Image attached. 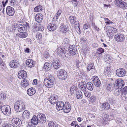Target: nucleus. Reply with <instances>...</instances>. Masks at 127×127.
Wrapping results in <instances>:
<instances>
[{
    "label": "nucleus",
    "instance_id": "obj_30",
    "mask_svg": "<svg viewBox=\"0 0 127 127\" xmlns=\"http://www.w3.org/2000/svg\"><path fill=\"white\" fill-rule=\"evenodd\" d=\"M21 84L22 87H26L29 85V81L25 79H23L21 82Z\"/></svg>",
    "mask_w": 127,
    "mask_h": 127
},
{
    "label": "nucleus",
    "instance_id": "obj_23",
    "mask_svg": "<svg viewBox=\"0 0 127 127\" xmlns=\"http://www.w3.org/2000/svg\"><path fill=\"white\" fill-rule=\"evenodd\" d=\"M26 63L27 66L30 68L33 67L34 65V62L32 59L27 60Z\"/></svg>",
    "mask_w": 127,
    "mask_h": 127
},
{
    "label": "nucleus",
    "instance_id": "obj_1",
    "mask_svg": "<svg viewBox=\"0 0 127 127\" xmlns=\"http://www.w3.org/2000/svg\"><path fill=\"white\" fill-rule=\"evenodd\" d=\"M14 107L15 110L17 112L22 111L25 109L24 103L21 100L17 101L15 103Z\"/></svg>",
    "mask_w": 127,
    "mask_h": 127
},
{
    "label": "nucleus",
    "instance_id": "obj_56",
    "mask_svg": "<svg viewBox=\"0 0 127 127\" xmlns=\"http://www.w3.org/2000/svg\"><path fill=\"white\" fill-rule=\"evenodd\" d=\"M80 43L81 44H84L86 42V41L85 39L83 38H82L80 39Z\"/></svg>",
    "mask_w": 127,
    "mask_h": 127
},
{
    "label": "nucleus",
    "instance_id": "obj_37",
    "mask_svg": "<svg viewBox=\"0 0 127 127\" xmlns=\"http://www.w3.org/2000/svg\"><path fill=\"white\" fill-rule=\"evenodd\" d=\"M114 88L113 85L112 84H108L107 85L106 89L108 91H111Z\"/></svg>",
    "mask_w": 127,
    "mask_h": 127
},
{
    "label": "nucleus",
    "instance_id": "obj_62",
    "mask_svg": "<svg viewBox=\"0 0 127 127\" xmlns=\"http://www.w3.org/2000/svg\"><path fill=\"white\" fill-rule=\"evenodd\" d=\"M44 29V28L42 26L40 27L39 25V27H38L37 29V30H38L39 31H42Z\"/></svg>",
    "mask_w": 127,
    "mask_h": 127
},
{
    "label": "nucleus",
    "instance_id": "obj_17",
    "mask_svg": "<svg viewBox=\"0 0 127 127\" xmlns=\"http://www.w3.org/2000/svg\"><path fill=\"white\" fill-rule=\"evenodd\" d=\"M7 14L9 16H12L14 15L15 13L14 8L10 6H8L6 8Z\"/></svg>",
    "mask_w": 127,
    "mask_h": 127
},
{
    "label": "nucleus",
    "instance_id": "obj_14",
    "mask_svg": "<svg viewBox=\"0 0 127 127\" xmlns=\"http://www.w3.org/2000/svg\"><path fill=\"white\" fill-rule=\"evenodd\" d=\"M116 73L118 76L123 77L126 74V71L123 68H120L117 70Z\"/></svg>",
    "mask_w": 127,
    "mask_h": 127
},
{
    "label": "nucleus",
    "instance_id": "obj_33",
    "mask_svg": "<svg viewBox=\"0 0 127 127\" xmlns=\"http://www.w3.org/2000/svg\"><path fill=\"white\" fill-rule=\"evenodd\" d=\"M30 112L27 110H25L23 113L22 117H25L27 119L29 118L30 117Z\"/></svg>",
    "mask_w": 127,
    "mask_h": 127
},
{
    "label": "nucleus",
    "instance_id": "obj_32",
    "mask_svg": "<svg viewBox=\"0 0 127 127\" xmlns=\"http://www.w3.org/2000/svg\"><path fill=\"white\" fill-rule=\"evenodd\" d=\"M16 35H18L19 37L20 38H25L26 37L28 36V33L26 32H20L19 34L18 33L16 34Z\"/></svg>",
    "mask_w": 127,
    "mask_h": 127
},
{
    "label": "nucleus",
    "instance_id": "obj_48",
    "mask_svg": "<svg viewBox=\"0 0 127 127\" xmlns=\"http://www.w3.org/2000/svg\"><path fill=\"white\" fill-rule=\"evenodd\" d=\"M10 4L12 6H16L17 4L16 0H11Z\"/></svg>",
    "mask_w": 127,
    "mask_h": 127
},
{
    "label": "nucleus",
    "instance_id": "obj_18",
    "mask_svg": "<svg viewBox=\"0 0 127 127\" xmlns=\"http://www.w3.org/2000/svg\"><path fill=\"white\" fill-rule=\"evenodd\" d=\"M53 66L55 69H58L61 66L60 61L57 59L54 60L53 62Z\"/></svg>",
    "mask_w": 127,
    "mask_h": 127
},
{
    "label": "nucleus",
    "instance_id": "obj_16",
    "mask_svg": "<svg viewBox=\"0 0 127 127\" xmlns=\"http://www.w3.org/2000/svg\"><path fill=\"white\" fill-rule=\"evenodd\" d=\"M58 100V96L56 95H52L49 98V102L52 104H55Z\"/></svg>",
    "mask_w": 127,
    "mask_h": 127
},
{
    "label": "nucleus",
    "instance_id": "obj_60",
    "mask_svg": "<svg viewBox=\"0 0 127 127\" xmlns=\"http://www.w3.org/2000/svg\"><path fill=\"white\" fill-rule=\"evenodd\" d=\"M122 93H127V86L125 87L123 89V91Z\"/></svg>",
    "mask_w": 127,
    "mask_h": 127
},
{
    "label": "nucleus",
    "instance_id": "obj_54",
    "mask_svg": "<svg viewBox=\"0 0 127 127\" xmlns=\"http://www.w3.org/2000/svg\"><path fill=\"white\" fill-rule=\"evenodd\" d=\"M6 95L3 93H1L0 95V98L1 100H2L6 98Z\"/></svg>",
    "mask_w": 127,
    "mask_h": 127
},
{
    "label": "nucleus",
    "instance_id": "obj_8",
    "mask_svg": "<svg viewBox=\"0 0 127 127\" xmlns=\"http://www.w3.org/2000/svg\"><path fill=\"white\" fill-rule=\"evenodd\" d=\"M125 85V82L122 79H118L116 80L115 82L114 86L117 88H122Z\"/></svg>",
    "mask_w": 127,
    "mask_h": 127
},
{
    "label": "nucleus",
    "instance_id": "obj_31",
    "mask_svg": "<svg viewBox=\"0 0 127 127\" xmlns=\"http://www.w3.org/2000/svg\"><path fill=\"white\" fill-rule=\"evenodd\" d=\"M48 125L49 127H57L58 125L54 121H49Z\"/></svg>",
    "mask_w": 127,
    "mask_h": 127
},
{
    "label": "nucleus",
    "instance_id": "obj_4",
    "mask_svg": "<svg viewBox=\"0 0 127 127\" xmlns=\"http://www.w3.org/2000/svg\"><path fill=\"white\" fill-rule=\"evenodd\" d=\"M57 74L58 78L62 80H65L67 76L66 71L62 69L59 70L57 72Z\"/></svg>",
    "mask_w": 127,
    "mask_h": 127
},
{
    "label": "nucleus",
    "instance_id": "obj_52",
    "mask_svg": "<svg viewBox=\"0 0 127 127\" xmlns=\"http://www.w3.org/2000/svg\"><path fill=\"white\" fill-rule=\"evenodd\" d=\"M69 41L67 38H65L63 40V42L62 43L63 44H69Z\"/></svg>",
    "mask_w": 127,
    "mask_h": 127
},
{
    "label": "nucleus",
    "instance_id": "obj_35",
    "mask_svg": "<svg viewBox=\"0 0 127 127\" xmlns=\"http://www.w3.org/2000/svg\"><path fill=\"white\" fill-rule=\"evenodd\" d=\"M75 25V28L76 29V28L77 27L78 28H77V30H78L79 32H77L79 34L81 33L80 32V30L79 28V22L78 21H76L74 22V23Z\"/></svg>",
    "mask_w": 127,
    "mask_h": 127
},
{
    "label": "nucleus",
    "instance_id": "obj_53",
    "mask_svg": "<svg viewBox=\"0 0 127 127\" xmlns=\"http://www.w3.org/2000/svg\"><path fill=\"white\" fill-rule=\"evenodd\" d=\"M61 13V10H58L56 14V16L55 17V18L57 19H58V16L60 15Z\"/></svg>",
    "mask_w": 127,
    "mask_h": 127
},
{
    "label": "nucleus",
    "instance_id": "obj_59",
    "mask_svg": "<svg viewBox=\"0 0 127 127\" xmlns=\"http://www.w3.org/2000/svg\"><path fill=\"white\" fill-rule=\"evenodd\" d=\"M8 0H3L2 2L3 5V7H4L6 4L8 2Z\"/></svg>",
    "mask_w": 127,
    "mask_h": 127
},
{
    "label": "nucleus",
    "instance_id": "obj_5",
    "mask_svg": "<svg viewBox=\"0 0 127 127\" xmlns=\"http://www.w3.org/2000/svg\"><path fill=\"white\" fill-rule=\"evenodd\" d=\"M1 111L4 114L7 116L9 115L11 113L10 108L7 105H3L1 107Z\"/></svg>",
    "mask_w": 127,
    "mask_h": 127
},
{
    "label": "nucleus",
    "instance_id": "obj_43",
    "mask_svg": "<svg viewBox=\"0 0 127 127\" xmlns=\"http://www.w3.org/2000/svg\"><path fill=\"white\" fill-rule=\"evenodd\" d=\"M93 65L94 64H93L91 63L89 64L87 66V71H89L90 70L94 69V66Z\"/></svg>",
    "mask_w": 127,
    "mask_h": 127
},
{
    "label": "nucleus",
    "instance_id": "obj_64",
    "mask_svg": "<svg viewBox=\"0 0 127 127\" xmlns=\"http://www.w3.org/2000/svg\"><path fill=\"white\" fill-rule=\"evenodd\" d=\"M111 29L114 32V33H115L117 31V29L116 28L113 27H111Z\"/></svg>",
    "mask_w": 127,
    "mask_h": 127
},
{
    "label": "nucleus",
    "instance_id": "obj_36",
    "mask_svg": "<svg viewBox=\"0 0 127 127\" xmlns=\"http://www.w3.org/2000/svg\"><path fill=\"white\" fill-rule=\"evenodd\" d=\"M119 7L124 10L127 9V3L123 1V2L120 4Z\"/></svg>",
    "mask_w": 127,
    "mask_h": 127
},
{
    "label": "nucleus",
    "instance_id": "obj_47",
    "mask_svg": "<svg viewBox=\"0 0 127 127\" xmlns=\"http://www.w3.org/2000/svg\"><path fill=\"white\" fill-rule=\"evenodd\" d=\"M111 31L109 30L106 31L107 35L109 38L112 37L113 35V33L111 32Z\"/></svg>",
    "mask_w": 127,
    "mask_h": 127
},
{
    "label": "nucleus",
    "instance_id": "obj_41",
    "mask_svg": "<svg viewBox=\"0 0 127 127\" xmlns=\"http://www.w3.org/2000/svg\"><path fill=\"white\" fill-rule=\"evenodd\" d=\"M42 6L41 5H39L35 7L34 9V12H38L41 11L42 10Z\"/></svg>",
    "mask_w": 127,
    "mask_h": 127
},
{
    "label": "nucleus",
    "instance_id": "obj_15",
    "mask_svg": "<svg viewBox=\"0 0 127 127\" xmlns=\"http://www.w3.org/2000/svg\"><path fill=\"white\" fill-rule=\"evenodd\" d=\"M9 66L10 67L15 68L18 67L19 64L17 60H13L11 61L9 63Z\"/></svg>",
    "mask_w": 127,
    "mask_h": 127
},
{
    "label": "nucleus",
    "instance_id": "obj_12",
    "mask_svg": "<svg viewBox=\"0 0 127 127\" xmlns=\"http://www.w3.org/2000/svg\"><path fill=\"white\" fill-rule=\"evenodd\" d=\"M64 111L65 113L69 112L71 110V106L69 102L66 101L64 103L63 108Z\"/></svg>",
    "mask_w": 127,
    "mask_h": 127
},
{
    "label": "nucleus",
    "instance_id": "obj_29",
    "mask_svg": "<svg viewBox=\"0 0 127 127\" xmlns=\"http://www.w3.org/2000/svg\"><path fill=\"white\" fill-rule=\"evenodd\" d=\"M100 106L105 110L109 109L110 107V105L107 102H105L101 104Z\"/></svg>",
    "mask_w": 127,
    "mask_h": 127
},
{
    "label": "nucleus",
    "instance_id": "obj_9",
    "mask_svg": "<svg viewBox=\"0 0 127 127\" xmlns=\"http://www.w3.org/2000/svg\"><path fill=\"white\" fill-rule=\"evenodd\" d=\"M12 124L16 127H19L22 125V122L21 120L18 118H15L11 120Z\"/></svg>",
    "mask_w": 127,
    "mask_h": 127
},
{
    "label": "nucleus",
    "instance_id": "obj_2",
    "mask_svg": "<svg viewBox=\"0 0 127 127\" xmlns=\"http://www.w3.org/2000/svg\"><path fill=\"white\" fill-rule=\"evenodd\" d=\"M55 79L53 76H50L49 78H46L45 79L44 84L45 86L48 88L52 87L54 84Z\"/></svg>",
    "mask_w": 127,
    "mask_h": 127
},
{
    "label": "nucleus",
    "instance_id": "obj_6",
    "mask_svg": "<svg viewBox=\"0 0 127 127\" xmlns=\"http://www.w3.org/2000/svg\"><path fill=\"white\" fill-rule=\"evenodd\" d=\"M56 53L60 56L64 57L65 56L66 51L64 48L59 47L56 50Z\"/></svg>",
    "mask_w": 127,
    "mask_h": 127
},
{
    "label": "nucleus",
    "instance_id": "obj_20",
    "mask_svg": "<svg viewBox=\"0 0 127 127\" xmlns=\"http://www.w3.org/2000/svg\"><path fill=\"white\" fill-rule=\"evenodd\" d=\"M56 107L58 110H61L63 109L64 103L62 101H59L57 102Z\"/></svg>",
    "mask_w": 127,
    "mask_h": 127
},
{
    "label": "nucleus",
    "instance_id": "obj_40",
    "mask_svg": "<svg viewBox=\"0 0 127 127\" xmlns=\"http://www.w3.org/2000/svg\"><path fill=\"white\" fill-rule=\"evenodd\" d=\"M120 88H117L116 87L115 89L114 94L116 95H118L121 93V90L119 89Z\"/></svg>",
    "mask_w": 127,
    "mask_h": 127
},
{
    "label": "nucleus",
    "instance_id": "obj_27",
    "mask_svg": "<svg viewBox=\"0 0 127 127\" xmlns=\"http://www.w3.org/2000/svg\"><path fill=\"white\" fill-rule=\"evenodd\" d=\"M60 31L64 33L67 32L68 30V29L67 26L63 24H61L60 27Z\"/></svg>",
    "mask_w": 127,
    "mask_h": 127
},
{
    "label": "nucleus",
    "instance_id": "obj_57",
    "mask_svg": "<svg viewBox=\"0 0 127 127\" xmlns=\"http://www.w3.org/2000/svg\"><path fill=\"white\" fill-rule=\"evenodd\" d=\"M13 31L14 33H15V32L17 31V29L18 28V25L16 26L15 25L13 26Z\"/></svg>",
    "mask_w": 127,
    "mask_h": 127
},
{
    "label": "nucleus",
    "instance_id": "obj_38",
    "mask_svg": "<svg viewBox=\"0 0 127 127\" xmlns=\"http://www.w3.org/2000/svg\"><path fill=\"white\" fill-rule=\"evenodd\" d=\"M69 19L70 23L73 24L74 23V22L76 20V18L75 17L73 16H71L69 17Z\"/></svg>",
    "mask_w": 127,
    "mask_h": 127
},
{
    "label": "nucleus",
    "instance_id": "obj_46",
    "mask_svg": "<svg viewBox=\"0 0 127 127\" xmlns=\"http://www.w3.org/2000/svg\"><path fill=\"white\" fill-rule=\"evenodd\" d=\"M122 99L123 100L127 101V93H122Z\"/></svg>",
    "mask_w": 127,
    "mask_h": 127
},
{
    "label": "nucleus",
    "instance_id": "obj_19",
    "mask_svg": "<svg viewBox=\"0 0 127 127\" xmlns=\"http://www.w3.org/2000/svg\"><path fill=\"white\" fill-rule=\"evenodd\" d=\"M18 76L20 79H25L27 76V73L24 70H21L18 72Z\"/></svg>",
    "mask_w": 127,
    "mask_h": 127
},
{
    "label": "nucleus",
    "instance_id": "obj_63",
    "mask_svg": "<svg viewBox=\"0 0 127 127\" xmlns=\"http://www.w3.org/2000/svg\"><path fill=\"white\" fill-rule=\"evenodd\" d=\"M89 28L88 26V25L86 24H85L83 26V28L84 29H88Z\"/></svg>",
    "mask_w": 127,
    "mask_h": 127
},
{
    "label": "nucleus",
    "instance_id": "obj_7",
    "mask_svg": "<svg viewBox=\"0 0 127 127\" xmlns=\"http://www.w3.org/2000/svg\"><path fill=\"white\" fill-rule=\"evenodd\" d=\"M114 38L116 41L119 42H123L125 39L124 35L120 33L116 34L114 35Z\"/></svg>",
    "mask_w": 127,
    "mask_h": 127
},
{
    "label": "nucleus",
    "instance_id": "obj_3",
    "mask_svg": "<svg viewBox=\"0 0 127 127\" xmlns=\"http://www.w3.org/2000/svg\"><path fill=\"white\" fill-rule=\"evenodd\" d=\"M30 28L29 24L27 22L25 23L24 24L18 25L17 31L20 32H26L27 30Z\"/></svg>",
    "mask_w": 127,
    "mask_h": 127
},
{
    "label": "nucleus",
    "instance_id": "obj_44",
    "mask_svg": "<svg viewBox=\"0 0 127 127\" xmlns=\"http://www.w3.org/2000/svg\"><path fill=\"white\" fill-rule=\"evenodd\" d=\"M96 100V98L95 96L93 95L91 96L89 99V101L93 103L95 102Z\"/></svg>",
    "mask_w": 127,
    "mask_h": 127
},
{
    "label": "nucleus",
    "instance_id": "obj_58",
    "mask_svg": "<svg viewBox=\"0 0 127 127\" xmlns=\"http://www.w3.org/2000/svg\"><path fill=\"white\" fill-rule=\"evenodd\" d=\"M3 127H15L12 125L8 124H4L3 125Z\"/></svg>",
    "mask_w": 127,
    "mask_h": 127
},
{
    "label": "nucleus",
    "instance_id": "obj_25",
    "mask_svg": "<svg viewBox=\"0 0 127 127\" xmlns=\"http://www.w3.org/2000/svg\"><path fill=\"white\" fill-rule=\"evenodd\" d=\"M52 65L51 63L49 62H46L44 64L43 68L45 71L49 70L51 68Z\"/></svg>",
    "mask_w": 127,
    "mask_h": 127
},
{
    "label": "nucleus",
    "instance_id": "obj_50",
    "mask_svg": "<svg viewBox=\"0 0 127 127\" xmlns=\"http://www.w3.org/2000/svg\"><path fill=\"white\" fill-rule=\"evenodd\" d=\"M79 1V0H73L71 2L75 7L77 6Z\"/></svg>",
    "mask_w": 127,
    "mask_h": 127
},
{
    "label": "nucleus",
    "instance_id": "obj_21",
    "mask_svg": "<svg viewBox=\"0 0 127 127\" xmlns=\"http://www.w3.org/2000/svg\"><path fill=\"white\" fill-rule=\"evenodd\" d=\"M47 28L49 30L52 31L56 29V26L55 23L52 22L49 24Z\"/></svg>",
    "mask_w": 127,
    "mask_h": 127
},
{
    "label": "nucleus",
    "instance_id": "obj_11",
    "mask_svg": "<svg viewBox=\"0 0 127 127\" xmlns=\"http://www.w3.org/2000/svg\"><path fill=\"white\" fill-rule=\"evenodd\" d=\"M38 120L39 123L43 124L45 123L46 121L45 116L42 113H39L37 115Z\"/></svg>",
    "mask_w": 127,
    "mask_h": 127
},
{
    "label": "nucleus",
    "instance_id": "obj_26",
    "mask_svg": "<svg viewBox=\"0 0 127 127\" xmlns=\"http://www.w3.org/2000/svg\"><path fill=\"white\" fill-rule=\"evenodd\" d=\"M36 92V90L33 88H31L28 89L27 91V93L29 95L32 96L34 95Z\"/></svg>",
    "mask_w": 127,
    "mask_h": 127
},
{
    "label": "nucleus",
    "instance_id": "obj_61",
    "mask_svg": "<svg viewBox=\"0 0 127 127\" xmlns=\"http://www.w3.org/2000/svg\"><path fill=\"white\" fill-rule=\"evenodd\" d=\"M33 26V28L35 29H37L38 27H39V25H40V24H37L36 23H34Z\"/></svg>",
    "mask_w": 127,
    "mask_h": 127
},
{
    "label": "nucleus",
    "instance_id": "obj_45",
    "mask_svg": "<svg viewBox=\"0 0 127 127\" xmlns=\"http://www.w3.org/2000/svg\"><path fill=\"white\" fill-rule=\"evenodd\" d=\"M122 2H123V0H115V4L119 7Z\"/></svg>",
    "mask_w": 127,
    "mask_h": 127
},
{
    "label": "nucleus",
    "instance_id": "obj_22",
    "mask_svg": "<svg viewBox=\"0 0 127 127\" xmlns=\"http://www.w3.org/2000/svg\"><path fill=\"white\" fill-rule=\"evenodd\" d=\"M43 17L41 13H38L35 16V20L38 23L41 22L42 20Z\"/></svg>",
    "mask_w": 127,
    "mask_h": 127
},
{
    "label": "nucleus",
    "instance_id": "obj_51",
    "mask_svg": "<svg viewBox=\"0 0 127 127\" xmlns=\"http://www.w3.org/2000/svg\"><path fill=\"white\" fill-rule=\"evenodd\" d=\"M41 34L39 32H37L36 35V37L37 39H40L42 38Z\"/></svg>",
    "mask_w": 127,
    "mask_h": 127
},
{
    "label": "nucleus",
    "instance_id": "obj_13",
    "mask_svg": "<svg viewBox=\"0 0 127 127\" xmlns=\"http://www.w3.org/2000/svg\"><path fill=\"white\" fill-rule=\"evenodd\" d=\"M92 80L96 87H100L101 84L97 76H93L92 78Z\"/></svg>",
    "mask_w": 127,
    "mask_h": 127
},
{
    "label": "nucleus",
    "instance_id": "obj_42",
    "mask_svg": "<svg viewBox=\"0 0 127 127\" xmlns=\"http://www.w3.org/2000/svg\"><path fill=\"white\" fill-rule=\"evenodd\" d=\"M104 72L105 74L107 75H108L110 73V69L109 67H105L104 70Z\"/></svg>",
    "mask_w": 127,
    "mask_h": 127
},
{
    "label": "nucleus",
    "instance_id": "obj_10",
    "mask_svg": "<svg viewBox=\"0 0 127 127\" xmlns=\"http://www.w3.org/2000/svg\"><path fill=\"white\" fill-rule=\"evenodd\" d=\"M77 49V46L75 45H70L68 48L67 52L68 54L71 55H75L76 53Z\"/></svg>",
    "mask_w": 127,
    "mask_h": 127
},
{
    "label": "nucleus",
    "instance_id": "obj_49",
    "mask_svg": "<svg viewBox=\"0 0 127 127\" xmlns=\"http://www.w3.org/2000/svg\"><path fill=\"white\" fill-rule=\"evenodd\" d=\"M96 50L97 51V53L99 54L103 53L104 52V50L102 48H100L97 49Z\"/></svg>",
    "mask_w": 127,
    "mask_h": 127
},
{
    "label": "nucleus",
    "instance_id": "obj_24",
    "mask_svg": "<svg viewBox=\"0 0 127 127\" xmlns=\"http://www.w3.org/2000/svg\"><path fill=\"white\" fill-rule=\"evenodd\" d=\"M79 87L82 91L84 92L86 91V85L85 84H84V83L81 82H80L78 85Z\"/></svg>",
    "mask_w": 127,
    "mask_h": 127
},
{
    "label": "nucleus",
    "instance_id": "obj_28",
    "mask_svg": "<svg viewBox=\"0 0 127 127\" xmlns=\"http://www.w3.org/2000/svg\"><path fill=\"white\" fill-rule=\"evenodd\" d=\"M31 123L34 125H36L39 123L38 120L37 116L34 115L31 119Z\"/></svg>",
    "mask_w": 127,
    "mask_h": 127
},
{
    "label": "nucleus",
    "instance_id": "obj_55",
    "mask_svg": "<svg viewBox=\"0 0 127 127\" xmlns=\"http://www.w3.org/2000/svg\"><path fill=\"white\" fill-rule=\"evenodd\" d=\"M84 92L85 96L88 97H90L91 94V93L86 92V91Z\"/></svg>",
    "mask_w": 127,
    "mask_h": 127
},
{
    "label": "nucleus",
    "instance_id": "obj_39",
    "mask_svg": "<svg viewBox=\"0 0 127 127\" xmlns=\"http://www.w3.org/2000/svg\"><path fill=\"white\" fill-rule=\"evenodd\" d=\"M77 98L79 99H81L82 97V94L80 91H78L76 93Z\"/></svg>",
    "mask_w": 127,
    "mask_h": 127
},
{
    "label": "nucleus",
    "instance_id": "obj_34",
    "mask_svg": "<svg viewBox=\"0 0 127 127\" xmlns=\"http://www.w3.org/2000/svg\"><path fill=\"white\" fill-rule=\"evenodd\" d=\"M86 87L89 90L91 91H92L93 89V84L91 82L87 83L86 84Z\"/></svg>",
    "mask_w": 127,
    "mask_h": 127
}]
</instances>
